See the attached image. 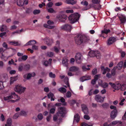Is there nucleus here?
Returning a JSON list of instances; mask_svg holds the SVG:
<instances>
[{
    "instance_id": "obj_1",
    "label": "nucleus",
    "mask_w": 126,
    "mask_h": 126,
    "mask_svg": "<svg viewBox=\"0 0 126 126\" xmlns=\"http://www.w3.org/2000/svg\"><path fill=\"white\" fill-rule=\"evenodd\" d=\"M75 39L76 44L79 45L83 43L87 42L89 40V37L81 34L79 35L77 37H75Z\"/></svg>"
},
{
    "instance_id": "obj_2",
    "label": "nucleus",
    "mask_w": 126,
    "mask_h": 126,
    "mask_svg": "<svg viewBox=\"0 0 126 126\" xmlns=\"http://www.w3.org/2000/svg\"><path fill=\"white\" fill-rule=\"evenodd\" d=\"M80 16L78 13L71 14L68 17V19L71 24H73L78 21Z\"/></svg>"
},
{
    "instance_id": "obj_3",
    "label": "nucleus",
    "mask_w": 126,
    "mask_h": 126,
    "mask_svg": "<svg viewBox=\"0 0 126 126\" xmlns=\"http://www.w3.org/2000/svg\"><path fill=\"white\" fill-rule=\"evenodd\" d=\"M88 55L90 57L95 56L97 59L100 58L101 56L100 52L98 51H91L89 52Z\"/></svg>"
},
{
    "instance_id": "obj_4",
    "label": "nucleus",
    "mask_w": 126,
    "mask_h": 126,
    "mask_svg": "<svg viewBox=\"0 0 126 126\" xmlns=\"http://www.w3.org/2000/svg\"><path fill=\"white\" fill-rule=\"evenodd\" d=\"M58 111L57 113V115L59 116L63 117L66 111V109L65 107H60L58 108Z\"/></svg>"
},
{
    "instance_id": "obj_5",
    "label": "nucleus",
    "mask_w": 126,
    "mask_h": 126,
    "mask_svg": "<svg viewBox=\"0 0 126 126\" xmlns=\"http://www.w3.org/2000/svg\"><path fill=\"white\" fill-rule=\"evenodd\" d=\"M82 56L81 53H78L76 54L75 59L76 62L78 64H80L82 60Z\"/></svg>"
},
{
    "instance_id": "obj_6",
    "label": "nucleus",
    "mask_w": 126,
    "mask_h": 126,
    "mask_svg": "<svg viewBox=\"0 0 126 126\" xmlns=\"http://www.w3.org/2000/svg\"><path fill=\"white\" fill-rule=\"evenodd\" d=\"M26 89V88L22 87L21 85H17L16 86L15 90L16 92L21 94Z\"/></svg>"
},
{
    "instance_id": "obj_7",
    "label": "nucleus",
    "mask_w": 126,
    "mask_h": 126,
    "mask_svg": "<svg viewBox=\"0 0 126 126\" xmlns=\"http://www.w3.org/2000/svg\"><path fill=\"white\" fill-rule=\"evenodd\" d=\"M17 97V95L14 92H12L11 93V95L9 96L4 97V98L5 100H7L10 99L11 98H15Z\"/></svg>"
},
{
    "instance_id": "obj_8",
    "label": "nucleus",
    "mask_w": 126,
    "mask_h": 126,
    "mask_svg": "<svg viewBox=\"0 0 126 126\" xmlns=\"http://www.w3.org/2000/svg\"><path fill=\"white\" fill-rule=\"evenodd\" d=\"M110 32V31L109 29L107 30L104 29V30L101 31V34L100 35V36L105 38L106 36V35Z\"/></svg>"
},
{
    "instance_id": "obj_9",
    "label": "nucleus",
    "mask_w": 126,
    "mask_h": 126,
    "mask_svg": "<svg viewBox=\"0 0 126 126\" xmlns=\"http://www.w3.org/2000/svg\"><path fill=\"white\" fill-rule=\"evenodd\" d=\"M95 100L98 102L102 103L104 100V98L99 95H96L95 97Z\"/></svg>"
},
{
    "instance_id": "obj_10",
    "label": "nucleus",
    "mask_w": 126,
    "mask_h": 126,
    "mask_svg": "<svg viewBox=\"0 0 126 126\" xmlns=\"http://www.w3.org/2000/svg\"><path fill=\"white\" fill-rule=\"evenodd\" d=\"M61 28L62 29L70 31H71V29L72 26L66 24L62 26L61 27Z\"/></svg>"
},
{
    "instance_id": "obj_11",
    "label": "nucleus",
    "mask_w": 126,
    "mask_h": 126,
    "mask_svg": "<svg viewBox=\"0 0 126 126\" xmlns=\"http://www.w3.org/2000/svg\"><path fill=\"white\" fill-rule=\"evenodd\" d=\"M101 71L103 72L102 74L103 75L105 74L107 72H109L110 71V68L107 67L105 68L104 66H101Z\"/></svg>"
},
{
    "instance_id": "obj_12",
    "label": "nucleus",
    "mask_w": 126,
    "mask_h": 126,
    "mask_svg": "<svg viewBox=\"0 0 126 126\" xmlns=\"http://www.w3.org/2000/svg\"><path fill=\"white\" fill-rule=\"evenodd\" d=\"M116 40V38L114 37H111L109 39L108 41V45H110L115 42Z\"/></svg>"
},
{
    "instance_id": "obj_13",
    "label": "nucleus",
    "mask_w": 126,
    "mask_h": 126,
    "mask_svg": "<svg viewBox=\"0 0 126 126\" xmlns=\"http://www.w3.org/2000/svg\"><path fill=\"white\" fill-rule=\"evenodd\" d=\"M117 110H113L111 112L110 117L112 119H114L116 116L117 115Z\"/></svg>"
},
{
    "instance_id": "obj_14",
    "label": "nucleus",
    "mask_w": 126,
    "mask_h": 126,
    "mask_svg": "<svg viewBox=\"0 0 126 126\" xmlns=\"http://www.w3.org/2000/svg\"><path fill=\"white\" fill-rule=\"evenodd\" d=\"M36 41L34 40H30L25 45V46H27L28 45H34L36 43Z\"/></svg>"
},
{
    "instance_id": "obj_15",
    "label": "nucleus",
    "mask_w": 126,
    "mask_h": 126,
    "mask_svg": "<svg viewBox=\"0 0 126 126\" xmlns=\"http://www.w3.org/2000/svg\"><path fill=\"white\" fill-rule=\"evenodd\" d=\"M80 117L79 114H77L75 115L74 118V122H76L77 123H78L79 121Z\"/></svg>"
},
{
    "instance_id": "obj_16",
    "label": "nucleus",
    "mask_w": 126,
    "mask_h": 126,
    "mask_svg": "<svg viewBox=\"0 0 126 126\" xmlns=\"http://www.w3.org/2000/svg\"><path fill=\"white\" fill-rule=\"evenodd\" d=\"M79 69V68L78 67L73 66L70 68L69 70L72 72H76L78 71Z\"/></svg>"
},
{
    "instance_id": "obj_17",
    "label": "nucleus",
    "mask_w": 126,
    "mask_h": 126,
    "mask_svg": "<svg viewBox=\"0 0 126 126\" xmlns=\"http://www.w3.org/2000/svg\"><path fill=\"white\" fill-rule=\"evenodd\" d=\"M101 106L103 109H107L109 108V104L108 103H105L102 104Z\"/></svg>"
},
{
    "instance_id": "obj_18",
    "label": "nucleus",
    "mask_w": 126,
    "mask_h": 126,
    "mask_svg": "<svg viewBox=\"0 0 126 126\" xmlns=\"http://www.w3.org/2000/svg\"><path fill=\"white\" fill-rule=\"evenodd\" d=\"M28 57L27 55H24L22 56V57L21 58H19L18 59V61L19 62H20L23 60V61H25L28 58Z\"/></svg>"
},
{
    "instance_id": "obj_19",
    "label": "nucleus",
    "mask_w": 126,
    "mask_h": 126,
    "mask_svg": "<svg viewBox=\"0 0 126 126\" xmlns=\"http://www.w3.org/2000/svg\"><path fill=\"white\" fill-rule=\"evenodd\" d=\"M119 18L122 23H125L126 21V18L124 16H121L119 17Z\"/></svg>"
},
{
    "instance_id": "obj_20",
    "label": "nucleus",
    "mask_w": 126,
    "mask_h": 126,
    "mask_svg": "<svg viewBox=\"0 0 126 126\" xmlns=\"http://www.w3.org/2000/svg\"><path fill=\"white\" fill-rule=\"evenodd\" d=\"M68 60L66 58L63 59V60L62 63L66 67H68Z\"/></svg>"
},
{
    "instance_id": "obj_21",
    "label": "nucleus",
    "mask_w": 126,
    "mask_h": 126,
    "mask_svg": "<svg viewBox=\"0 0 126 126\" xmlns=\"http://www.w3.org/2000/svg\"><path fill=\"white\" fill-rule=\"evenodd\" d=\"M24 0H17V4L19 6H22L24 5Z\"/></svg>"
},
{
    "instance_id": "obj_22",
    "label": "nucleus",
    "mask_w": 126,
    "mask_h": 126,
    "mask_svg": "<svg viewBox=\"0 0 126 126\" xmlns=\"http://www.w3.org/2000/svg\"><path fill=\"white\" fill-rule=\"evenodd\" d=\"M123 62L122 61L120 62L117 64V66L115 67L116 68H118V69H121L123 65Z\"/></svg>"
},
{
    "instance_id": "obj_23",
    "label": "nucleus",
    "mask_w": 126,
    "mask_h": 126,
    "mask_svg": "<svg viewBox=\"0 0 126 126\" xmlns=\"http://www.w3.org/2000/svg\"><path fill=\"white\" fill-rule=\"evenodd\" d=\"M66 2L67 4L72 5L75 4L76 3V2L73 0H66Z\"/></svg>"
},
{
    "instance_id": "obj_24",
    "label": "nucleus",
    "mask_w": 126,
    "mask_h": 126,
    "mask_svg": "<svg viewBox=\"0 0 126 126\" xmlns=\"http://www.w3.org/2000/svg\"><path fill=\"white\" fill-rule=\"evenodd\" d=\"M12 122L11 119L10 118H8L7 120L6 124L5 125V126H11Z\"/></svg>"
},
{
    "instance_id": "obj_25",
    "label": "nucleus",
    "mask_w": 126,
    "mask_h": 126,
    "mask_svg": "<svg viewBox=\"0 0 126 126\" xmlns=\"http://www.w3.org/2000/svg\"><path fill=\"white\" fill-rule=\"evenodd\" d=\"M30 68V66L29 64H27L24 65V70L25 71H28L29 70Z\"/></svg>"
},
{
    "instance_id": "obj_26",
    "label": "nucleus",
    "mask_w": 126,
    "mask_h": 126,
    "mask_svg": "<svg viewBox=\"0 0 126 126\" xmlns=\"http://www.w3.org/2000/svg\"><path fill=\"white\" fill-rule=\"evenodd\" d=\"M18 76H17L15 77H11V78L10 84H12L14 81H16L17 79Z\"/></svg>"
},
{
    "instance_id": "obj_27",
    "label": "nucleus",
    "mask_w": 126,
    "mask_h": 126,
    "mask_svg": "<svg viewBox=\"0 0 126 126\" xmlns=\"http://www.w3.org/2000/svg\"><path fill=\"white\" fill-rule=\"evenodd\" d=\"M7 29V27L6 26L4 25H2L1 26V27L0 28V31L2 32L4 31H6Z\"/></svg>"
},
{
    "instance_id": "obj_28",
    "label": "nucleus",
    "mask_w": 126,
    "mask_h": 126,
    "mask_svg": "<svg viewBox=\"0 0 126 126\" xmlns=\"http://www.w3.org/2000/svg\"><path fill=\"white\" fill-rule=\"evenodd\" d=\"M24 64L23 63H22L19 65L18 68L19 71H21L23 70H24Z\"/></svg>"
},
{
    "instance_id": "obj_29",
    "label": "nucleus",
    "mask_w": 126,
    "mask_h": 126,
    "mask_svg": "<svg viewBox=\"0 0 126 126\" xmlns=\"http://www.w3.org/2000/svg\"><path fill=\"white\" fill-rule=\"evenodd\" d=\"M32 76L30 73H28V74H25L24 75L23 77L24 78L27 79H29L32 77Z\"/></svg>"
},
{
    "instance_id": "obj_30",
    "label": "nucleus",
    "mask_w": 126,
    "mask_h": 126,
    "mask_svg": "<svg viewBox=\"0 0 126 126\" xmlns=\"http://www.w3.org/2000/svg\"><path fill=\"white\" fill-rule=\"evenodd\" d=\"M101 86L104 88L107 87L108 86V84L107 83L104 82L101 84Z\"/></svg>"
},
{
    "instance_id": "obj_31",
    "label": "nucleus",
    "mask_w": 126,
    "mask_h": 126,
    "mask_svg": "<svg viewBox=\"0 0 126 126\" xmlns=\"http://www.w3.org/2000/svg\"><path fill=\"white\" fill-rule=\"evenodd\" d=\"M9 44H10L15 46H18V43L17 42H16L15 41H10L9 42Z\"/></svg>"
},
{
    "instance_id": "obj_32",
    "label": "nucleus",
    "mask_w": 126,
    "mask_h": 126,
    "mask_svg": "<svg viewBox=\"0 0 126 126\" xmlns=\"http://www.w3.org/2000/svg\"><path fill=\"white\" fill-rule=\"evenodd\" d=\"M121 86L122 85L121 84L119 83H118L117 84H116L115 90H118L120 89L121 88Z\"/></svg>"
},
{
    "instance_id": "obj_33",
    "label": "nucleus",
    "mask_w": 126,
    "mask_h": 126,
    "mask_svg": "<svg viewBox=\"0 0 126 126\" xmlns=\"http://www.w3.org/2000/svg\"><path fill=\"white\" fill-rule=\"evenodd\" d=\"M120 122V121H113L110 124V125L113 126L116 125L118 123H119Z\"/></svg>"
},
{
    "instance_id": "obj_34",
    "label": "nucleus",
    "mask_w": 126,
    "mask_h": 126,
    "mask_svg": "<svg viewBox=\"0 0 126 126\" xmlns=\"http://www.w3.org/2000/svg\"><path fill=\"white\" fill-rule=\"evenodd\" d=\"M32 8L31 7L27 8L26 10V12L27 14H29L32 12Z\"/></svg>"
},
{
    "instance_id": "obj_35",
    "label": "nucleus",
    "mask_w": 126,
    "mask_h": 126,
    "mask_svg": "<svg viewBox=\"0 0 126 126\" xmlns=\"http://www.w3.org/2000/svg\"><path fill=\"white\" fill-rule=\"evenodd\" d=\"M82 69L83 71H86L87 70H89L90 69V68H87L85 65H83L82 66Z\"/></svg>"
},
{
    "instance_id": "obj_36",
    "label": "nucleus",
    "mask_w": 126,
    "mask_h": 126,
    "mask_svg": "<svg viewBox=\"0 0 126 126\" xmlns=\"http://www.w3.org/2000/svg\"><path fill=\"white\" fill-rule=\"evenodd\" d=\"M59 90L61 92L63 93H65L66 91V89L63 87L60 88L59 89Z\"/></svg>"
},
{
    "instance_id": "obj_37",
    "label": "nucleus",
    "mask_w": 126,
    "mask_h": 126,
    "mask_svg": "<svg viewBox=\"0 0 126 126\" xmlns=\"http://www.w3.org/2000/svg\"><path fill=\"white\" fill-rule=\"evenodd\" d=\"M60 100L61 102L63 103V105L65 106L66 105V102H65V99L63 97H61Z\"/></svg>"
},
{
    "instance_id": "obj_38",
    "label": "nucleus",
    "mask_w": 126,
    "mask_h": 126,
    "mask_svg": "<svg viewBox=\"0 0 126 126\" xmlns=\"http://www.w3.org/2000/svg\"><path fill=\"white\" fill-rule=\"evenodd\" d=\"M40 11L39 10H35L33 12V14L34 15H35L38 14L40 13Z\"/></svg>"
},
{
    "instance_id": "obj_39",
    "label": "nucleus",
    "mask_w": 126,
    "mask_h": 126,
    "mask_svg": "<svg viewBox=\"0 0 126 126\" xmlns=\"http://www.w3.org/2000/svg\"><path fill=\"white\" fill-rule=\"evenodd\" d=\"M116 68L115 67L114 68L112 69L111 71V74L112 76H114L115 74V69Z\"/></svg>"
},
{
    "instance_id": "obj_40",
    "label": "nucleus",
    "mask_w": 126,
    "mask_h": 126,
    "mask_svg": "<svg viewBox=\"0 0 126 126\" xmlns=\"http://www.w3.org/2000/svg\"><path fill=\"white\" fill-rule=\"evenodd\" d=\"M20 116L19 113H17L15 114L13 116V118L14 119H16Z\"/></svg>"
},
{
    "instance_id": "obj_41",
    "label": "nucleus",
    "mask_w": 126,
    "mask_h": 126,
    "mask_svg": "<svg viewBox=\"0 0 126 126\" xmlns=\"http://www.w3.org/2000/svg\"><path fill=\"white\" fill-rule=\"evenodd\" d=\"M100 0H92V3L94 4H99Z\"/></svg>"
},
{
    "instance_id": "obj_42",
    "label": "nucleus",
    "mask_w": 126,
    "mask_h": 126,
    "mask_svg": "<svg viewBox=\"0 0 126 126\" xmlns=\"http://www.w3.org/2000/svg\"><path fill=\"white\" fill-rule=\"evenodd\" d=\"M54 55L53 53L52 52H48L47 53V56L49 57H52Z\"/></svg>"
},
{
    "instance_id": "obj_43",
    "label": "nucleus",
    "mask_w": 126,
    "mask_h": 126,
    "mask_svg": "<svg viewBox=\"0 0 126 126\" xmlns=\"http://www.w3.org/2000/svg\"><path fill=\"white\" fill-rule=\"evenodd\" d=\"M97 73V69L96 68L93 69L92 71V74L93 75H94Z\"/></svg>"
},
{
    "instance_id": "obj_44",
    "label": "nucleus",
    "mask_w": 126,
    "mask_h": 126,
    "mask_svg": "<svg viewBox=\"0 0 126 126\" xmlns=\"http://www.w3.org/2000/svg\"><path fill=\"white\" fill-rule=\"evenodd\" d=\"M47 10L48 12L50 13H53L55 12V11L52 8H49Z\"/></svg>"
},
{
    "instance_id": "obj_45",
    "label": "nucleus",
    "mask_w": 126,
    "mask_h": 126,
    "mask_svg": "<svg viewBox=\"0 0 126 126\" xmlns=\"http://www.w3.org/2000/svg\"><path fill=\"white\" fill-rule=\"evenodd\" d=\"M81 4L87 6L88 5V3L86 1H84L83 2V1H81Z\"/></svg>"
},
{
    "instance_id": "obj_46",
    "label": "nucleus",
    "mask_w": 126,
    "mask_h": 126,
    "mask_svg": "<svg viewBox=\"0 0 126 126\" xmlns=\"http://www.w3.org/2000/svg\"><path fill=\"white\" fill-rule=\"evenodd\" d=\"M20 116L22 115L23 116H25L26 115V112L23 110L21 111L20 112Z\"/></svg>"
},
{
    "instance_id": "obj_47",
    "label": "nucleus",
    "mask_w": 126,
    "mask_h": 126,
    "mask_svg": "<svg viewBox=\"0 0 126 126\" xmlns=\"http://www.w3.org/2000/svg\"><path fill=\"white\" fill-rule=\"evenodd\" d=\"M71 96V92L69 91H68L67 93L66 94V96L67 97H70Z\"/></svg>"
},
{
    "instance_id": "obj_48",
    "label": "nucleus",
    "mask_w": 126,
    "mask_h": 126,
    "mask_svg": "<svg viewBox=\"0 0 126 126\" xmlns=\"http://www.w3.org/2000/svg\"><path fill=\"white\" fill-rule=\"evenodd\" d=\"M101 5L100 4L95 6V8L97 10H100L101 8Z\"/></svg>"
},
{
    "instance_id": "obj_49",
    "label": "nucleus",
    "mask_w": 126,
    "mask_h": 126,
    "mask_svg": "<svg viewBox=\"0 0 126 126\" xmlns=\"http://www.w3.org/2000/svg\"><path fill=\"white\" fill-rule=\"evenodd\" d=\"M49 76L50 77L54 78L55 77V74H53L52 72H50L49 74Z\"/></svg>"
},
{
    "instance_id": "obj_50",
    "label": "nucleus",
    "mask_w": 126,
    "mask_h": 126,
    "mask_svg": "<svg viewBox=\"0 0 126 126\" xmlns=\"http://www.w3.org/2000/svg\"><path fill=\"white\" fill-rule=\"evenodd\" d=\"M32 48L33 50H37L38 49V46L35 45H33L32 46Z\"/></svg>"
},
{
    "instance_id": "obj_51",
    "label": "nucleus",
    "mask_w": 126,
    "mask_h": 126,
    "mask_svg": "<svg viewBox=\"0 0 126 126\" xmlns=\"http://www.w3.org/2000/svg\"><path fill=\"white\" fill-rule=\"evenodd\" d=\"M109 84L110 85L111 87L114 89H115V87L116 86V84L114 83L111 82H110L109 83Z\"/></svg>"
},
{
    "instance_id": "obj_52",
    "label": "nucleus",
    "mask_w": 126,
    "mask_h": 126,
    "mask_svg": "<svg viewBox=\"0 0 126 126\" xmlns=\"http://www.w3.org/2000/svg\"><path fill=\"white\" fill-rule=\"evenodd\" d=\"M100 76V75L99 74L95 75L94 77V79L97 81Z\"/></svg>"
},
{
    "instance_id": "obj_53",
    "label": "nucleus",
    "mask_w": 126,
    "mask_h": 126,
    "mask_svg": "<svg viewBox=\"0 0 126 126\" xmlns=\"http://www.w3.org/2000/svg\"><path fill=\"white\" fill-rule=\"evenodd\" d=\"M80 81L83 82L85 80H87V79L86 78L85 76H84L80 78Z\"/></svg>"
},
{
    "instance_id": "obj_54",
    "label": "nucleus",
    "mask_w": 126,
    "mask_h": 126,
    "mask_svg": "<svg viewBox=\"0 0 126 126\" xmlns=\"http://www.w3.org/2000/svg\"><path fill=\"white\" fill-rule=\"evenodd\" d=\"M80 81L83 82L85 80H87V79L86 78L85 76H84L80 78Z\"/></svg>"
},
{
    "instance_id": "obj_55",
    "label": "nucleus",
    "mask_w": 126,
    "mask_h": 126,
    "mask_svg": "<svg viewBox=\"0 0 126 126\" xmlns=\"http://www.w3.org/2000/svg\"><path fill=\"white\" fill-rule=\"evenodd\" d=\"M120 52L121 53V57L122 58H124L126 55V53L125 52L123 51H120Z\"/></svg>"
},
{
    "instance_id": "obj_56",
    "label": "nucleus",
    "mask_w": 126,
    "mask_h": 126,
    "mask_svg": "<svg viewBox=\"0 0 126 126\" xmlns=\"http://www.w3.org/2000/svg\"><path fill=\"white\" fill-rule=\"evenodd\" d=\"M53 5V3L51 2H49L47 5V6L49 8L51 7Z\"/></svg>"
},
{
    "instance_id": "obj_57",
    "label": "nucleus",
    "mask_w": 126,
    "mask_h": 126,
    "mask_svg": "<svg viewBox=\"0 0 126 126\" xmlns=\"http://www.w3.org/2000/svg\"><path fill=\"white\" fill-rule=\"evenodd\" d=\"M54 96V95L52 93H49L48 94H47V96L48 98H50L52 97H53Z\"/></svg>"
},
{
    "instance_id": "obj_58",
    "label": "nucleus",
    "mask_w": 126,
    "mask_h": 126,
    "mask_svg": "<svg viewBox=\"0 0 126 126\" xmlns=\"http://www.w3.org/2000/svg\"><path fill=\"white\" fill-rule=\"evenodd\" d=\"M81 106L82 110H83L86 109H87V108H88L86 105H85L84 104H82L81 105Z\"/></svg>"
},
{
    "instance_id": "obj_59",
    "label": "nucleus",
    "mask_w": 126,
    "mask_h": 126,
    "mask_svg": "<svg viewBox=\"0 0 126 126\" xmlns=\"http://www.w3.org/2000/svg\"><path fill=\"white\" fill-rule=\"evenodd\" d=\"M43 115L41 113H40L38 115V118L40 120H42L43 118Z\"/></svg>"
},
{
    "instance_id": "obj_60",
    "label": "nucleus",
    "mask_w": 126,
    "mask_h": 126,
    "mask_svg": "<svg viewBox=\"0 0 126 126\" xmlns=\"http://www.w3.org/2000/svg\"><path fill=\"white\" fill-rule=\"evenodd\" d=\"M4 86L3 85V82L1 81H0V90L3 89Z\"/></svg>"
},
{
    "instance_id": "obj_61",
    "label": "nucleus",
    "mask_w": 126,
    "mask_h": 126,
    "mask_svg": "<svg viewBox=\"0 0 126 126\" xmlns=\"http://www.w3.org/2000/svg\"><path fill=\"white\" fill-rule=\"evenodd\" d=\"M117 126H126V125L125 124L122 123V122L120 121Z\"/></svg>"
},
{
    "instance_id": "obj_62",
    "label": "nucleus",
    "mask_w": 126,
    "mask_h": 126,
    "mask_svg": "<svg viewBox=\"0 0 126 126\" xmlns=\"http://www.w3.org/2000/svg\"><path fill=\"white\" fill-rule=\"evenodd\" d=\"M126 85L125 84H123L121 86V90L122 91H124L126 89Z\"/></svg>"
},
{
    "instance_id": "obj_63",
    "label": "nucleus",
    "mask_w": 126,
    "mask_h": 126,
    "mask_svg": "<svg viewBox=\"0 0 126 126\" xmlns=\"http://www.w3.org/2000/svg\"><path fill=\"white\" fill-rule=\"evenodd\" d=\"M2 46L3 47L6 48V49H8V45L5 42H4L3 44H2Z\"/></svg>"
},
{
    "instance_id": "obj_64",
    "label": "nucleus",
    "mask_w": 126,
    "mask_h": 126,
    "mask_svg": "<svg viewBox=\"0 0 126 126\" xmlns=\"http://www.w3.org/2000/svg\"><path fill=\"white\" fill-rule=\"evenodd\" d=\"M83 112L84 113L86 114H87L89 113L88 110V108H87V109H86L83 110H82Z\"/></svg>"
}]
</instances>
